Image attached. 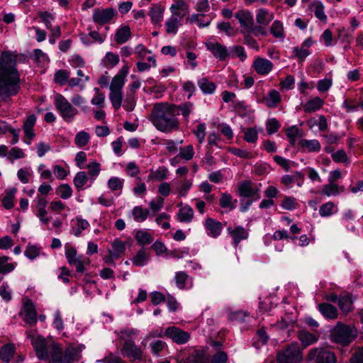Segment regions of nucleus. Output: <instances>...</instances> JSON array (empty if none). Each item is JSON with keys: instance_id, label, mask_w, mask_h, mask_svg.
I'll return each instance as SVG.
<instances>
[{"instance_id": "nucleus-1", "label": "nucleus", "mask_w": 363, "mask_h": 363, "mask_svg": "<svg viewBox=\"0 0 363 363\" xmlns=\"http://www.w3.org/2000/svg\"><path fill=\"white\" fill-rule=\"evenodd\" d=\"M21 75L16 68V55L4 51L0 57V106L11 101L20 91Z\"/></svg>"}, {"instance_id": "nucleus-2", "label": "nucleus", "mask_w": 363, "mask_h": 363, "mask_svg": "<svg viewBox=\"0 0 363 363\" xmlns=\"http://www.w3.org/2000/svg\"><path fill=\"white\" fill-rule=\"evenodd\" d=\"M174 104L157 103L153 106L150 121L160 131L172 133L179 127V121L174 111Z\"/></svg>"}, {"instance_id": "nucleus-3", "label": "nucleus", "mask_w": 363, "mask_h": 363, "mask_svg": "<svg viewBox=\"0 0 363 363\" xmlns=\"http://www.w3.org/2000/svg\"><path fill=\"white\" fill-rule=\"evenodd\" d=\"M33 347L38 358L48 360V363L68 362L74 359L77 354L75 349H67L63 354L62 348L55 342H34Z\"/></svg>"}, {"instance_id": "nucleus-4", "label": "nucleus", "mask_w": 363, "mask_h": 363, "mask_svg": "<svg viewBox=\"0 0 363 363\" xmlns=\"http://www.w3.org/2000/svg\"><path fill=\"white\" fill-rule=\"evenodd\" d=\"M312 342H292L284 351L277 354L279 363H301L303 360L302 350L309 346Z\"/></svg>"}, {"instance_id": "nucleus-5", "label": "nucleus", "mask_w": 363, "mask_h": 363, "mask_svg": "<svg viewBox=\"0 0 363 363\" xmlns=\"http://www.w3.org/2000/svg\"><path fill=\"white\" fill-rule=\"evenodd\" d=\"M167 337L172 340H188L190 335L188 332L176 326H170L164 330L162 328H157L150 333L148 338Z\"/></svg>"}, {"instance_id": "nucleus-6", "label": "nucleus", "mask_w": 363, "mask_h": 363, "mask_svg": "<svg viewBox=\"0 0 363 363\" xmlns=\"http://www.w3.org/2000/svg\"><path fill=\"white\" fill-rule=\"evenodd\" d=\"M54 104L61 117L66 122H72L75 116L78 113L77 109L60 94H57L55 96Z\"/></svg>"}, {"instance_id": "nucleus-7", "label": "nucleus", "mask_w": 363, "mask_h": 363, "mask_svg": "<svg viewBox=\"0 0 363 363\" xmlns=\"http://www.w3.org/2000/svg\"><path fill=\"white\" fill-rule=\"evenodd\" d=\"M333 340H349L357 337V330L352 325L338 322L331 330Z\"/></svg>"}, {"instance_id": "nucleus-8", "label": "nucleus", "mask_w": 363, "mask_h": 363, "mask_svg": "<svg viewBox=\"0 0 363 363\" xmlns=\"http://www.w3.org/2000/svg\"><path fill=\"white\" fill-rule=\"evenodd\" d=\"M19 315L23 320L30 325H33L37 323L38 317L35 306L29 298L23 299V306Z\"/></svg>"}, {"instance_id": "nucleus-9", "label": "nucleus", "mask_w": 363, "mask_h": 363, "mask_svg": "<svg viewBox=\"0 0 363 363\" xmlns=\"http://www.w3.org/2000/svg\"><path fill=\"white\" fill-rule=\"evenodd\" d=\"M260 186L261 184H256L250 180H245L238 184V194L242 197L256 196L257 199H260Z\"/></svg>"}, {"instance_id": "nucleus-10", "label": "nucleus", "mask_w": 363, "mask_h": 363, "mask_svg": "<svg viewBox=\"0 0 363 363\" xmlns=\"http://www.w3.org/2000/svg\"><path fill=\"white\" fill-rule=\"evenodd\" d=\"M311 360H315V363H336V357L334 353L327 349H313L309 352Z\"/></svg>"}, {"instance_id": "nucleus-11", "label": "nucleus", "mask_w": 363, "mask_h": 363, "mask_svg": "<svg viewBox=\"0 0 363 363\" xmlns=\"http://www.w3.org/2000/svg\"><path fill=\"white\" fill-rule=\"evenodd\" d=\"M116 14V11L111 7L106 9L96 8L93 11L92 19L95 23L103 26L109 23Z\"/></svg>"}, {"instance_id": "nucleus-12", "label": "nucleus", "mask_w": 363, "mask_h": 363, "mask_svg": "<svg viewBox=\"0 0 363 363\" xmlns=\"http://www.w3.org/2000/svg\"><path fill=\"white\" fill-rule=\"evenodd\" d=\"M206 47L220 61H225L230 57L229 49L217 41H208L206 43Z\"/></svg>"}, {"instance_id": "nucleus-13", "label": "nucleus", "mask_w": 363, "mask_h": 363, "mask_svg": "<svg viewBox=\"0 0 363 363\" xmlns=\"http://www.w3.org/2000/svg\"><path fill=\"white\" fill-rule=\"evenodd\" d=\"M227 233L232 238V244L235 247H237L241 241L247 240L249 236L248 230L241 225L228 226Z\"/></svg>"}, {"instance_id": "nucleus-14", "label": "nucleus", "mask_w": 363, "mask_h": 363, "mask_svg": "<svg viewBox=\"0 0 363 363\" xmlns=\"http://www.w3.org/2000/svg\"><path fill=\"white\" fill-rule=\"evenodd\" d=\"M121 354L132 362L143 359L142 350L134 344V342H125L121 349Z\"/></svg>"}, {"instance_id": "nucleus-15", "label": "nucleus", "mask_w": 363, "mask_h": 363, "mask_svg": "<svg viewBox=\"0 0 363 363\" xmlns=\"http://www.w3.org/2000/svg\"><path fill=\"white\" fill-rule=\"evenodd\" d=\"M203 226L208 236L216 238L223 230L222 223L212 218H207L203 222Z\"/></svg>"}, {"instance_id": "nucleus-16", "label": "nucleus", "mask_w": 363, "mask_h": 363, "mask_svg": "<svg viewBox=\"0 0 363 363\" xmlns=\"http://www.w3.org/2000/svg\"><path fill=\"white\" fill-rule=\"evenodd\" d=\"M235 17L238 20L242 28L241 33H247L253 24V16L247 10H240L235 14Z\"/></svg>"}, {"instance_id": "nucleus-17", "label": "nucleus", "mask_w": 363, "mask_h": 363, "mask_svg": "<svg viewBox=\"0 0 363 363\" xmlns=\"http://www.w3.org/2000/svg\"><path fill=\"white\" fill-rule=\"evenodd\" d=\"M252 67L258 74L267 75L272 70L274 65L267 59L257 57L253 62Z\"/></svg>"}, {"instance_id": "nucleus-18", "label": "nucleus", "mask_w": 363, "mask_h": 363, "mask_svg": "<svg viewBox=\"0 0 363 363\" xmlns=\"http://www.w3.org/2000/svg\"><path fill=\"white\" fill-rule=\"evenodd\" d=\"M211 354L208 349L196 350L186 359V363H211Z\"/></svg>"}, {"instance_id": "nucleus-19", "label": "nucleus", "mask_w": 363, "mask_h": 363, "mask_svg": "<svg viewBox=\"0 0 363 363\" xmlns=\"http://www.w3.org/2000/svg\"><path fill=\"white\" fill-rule=\"evenodd\" d=\"M174 111L176 116L177 115H182L185 121H189V116L192 114L195 110V105L193 102L185 101L179 105L174 104Z\"/></svg>"}, {"instance_id": "nucleus-20", "label": "nucleus", "mask_w": 363, "mask_h": 363, "mask_svg": "<svg viewBox=\"0 0 363 363\" xmlns=\"http://www.w3.org/2000/svg\"><path fill=\"white\" fill-rule=\"evenodd\" d=\"M228 319L229 321L238 324L251 323L255 321L254 318L247 312L245 311L231 312L228 315Z\"/></svg>"}, {"instance_id": "nucleus-21", "label": "nucleus", "mask_w": 363, "mask_h": 363, "mask_svg": "<svg viewBox=\"0 0 363 363\" xmlns=\"http://www.w3.org/2000/svg\"><path fill=\"white\" fill-rule=\"evenodd\" d=\"M238 200L234 199L233 196L227 192L222 193L219 199V205L222 208L226 209L227 211L234 210L237 206Z\"/></svg>"}, {"instance_id": "nucleus-22", "label": "nucleus", "mask_w": 363, "mask_h": 363, "mask_svg": "<svg viewBox=\"0 0 363 363\" xmlns=\"http://www.w3.org/2000/svg\"><path fill=\"white\" fill-rule=\"evenodd\" d=\"M345 187L336 183L328 182L322 186L320 194L326 196H335L344 192Z\"/></svg>"}, {"instance_id": "nucleus-23", "label": "nucleus", "mask_w": 363, "mask_h": 363, "mask_svg": "<svg viewBox=\"0 0 363 363\" xmlns=\"http://www.w3.org/2000/svg\"><path fill=\"white\" fill-rule=\"evenodd\" d=\"M324 105V100L318 96L313 97L308 100L303 106V108L306 113H312L321 109Z\"/></svg>"}, {"instance_id": "nucleus-24", "label": "nucleus", "mask_w": 363, "mask_h": 363, "mask_svg": "<svg viewBox=\"0 0 363 363\" xmlns=\"http://www.w3.org/2000/svg\"><path fill=\"white\" fill-rule=\"evenodd\" d=\"M318 310L327 319H335L338 316L337 308L328 303H320L318 305Z\"/></svg>"}, {"instance_id": "nucleus-25", "label": "nucleus", "mask_w": 363, "mask_h": 363, "mask_svg": "<svg viewBox=\"0 0 363 363\" xmlns=\"http://www.w3.org/2000/svg\"><path fill=\"white\" fill-rule=\"evenodd\" d=\"M298 145L302 148L303 151L309 152H318L321 148L320 143L315 139H301L298 142Z\"/></svg>"}, {"instance_id": "nucleus-26", "label": "nucleus", "mask_w": 363, "mask_h": 363, "mask_svg": "<svg viewBox=\"0 0 363 363\" xmlns=\"http://www.w3.org/2000/svg\"><path fill=\"white\" fill-rule=\"evenodd\" d=\"M131 36L130 28L128 26H123L120 27L116 32L114 40L119 44L126 43Z\"/></svg>"}, {"instance_id": "nucleus-27", "label": "nucleus", "mask_w": 363, "mask_h": 363, "mask_svg": "<svg viewBox=\"0 0 363 363\" xmlns=\"http://www.w3.org/2000/svg\"><path fill=\"white\" fill-rule=\"evenodd\" d=\"M174 281L176 286L179 289H185L188 288V284L191 283V279L184 272L180 271L175 273Z\"/></svg>"}, {"instance_id": "nucleus-28", "label": "nucleus", "mask_w": 363, "mask_h": 363, "mask_svg": "<svg viewBox=\"0 0 363 363\" xmlns=\"http://www.w3.org/2000/svg\"><path fill=\"white\" fill-rule=\"evenodd\" d=\"M177 220L182 223H191L194 217V211L190 206L181 208L177 215Z\"/></svg>"}, {"instance_id": "nucleus-29", "label": "nucleus", "mask_w": 363, "mask_h": 363, "mask_svg": "<svg viewBox=\"0 0 363 363\" xmlns=\"http://www.w3.org/2000/svg\"><path fill=\"white\" fill-rule=\"evenodd\" d=\"M266 106L269 108H276L281 101V96L278 91H270L263 99Z\"/></svg>"}, {"instance_id": "nucleus-30", "label": "nucleus", "mask_w": 363, "mask_h": 363, "mask_svg": "<svg viewBox=\"0 0 363 363\" xmlns=\"http://www.w3.org/2000/svg\"><path fill=\"white\" fill-rule=\"evenodd\" d=\"M273 18V13H269L264 9H259L257 11L256 21L258 24L267 26Z\"/></svg>"}, {"instance_id": "nucleus-31", "label": "nucleus", "mask_w": 363, "mask_h": 363, "mask_svg": "<svg viewBox=\"0 0 363 363\" xmlns=\"http://www.w3.org/2000/svg\"><path fill=\"white\" fill-rule=\"evenodd\" d=\"M164 8L160 4L152 5L149 16H150L151 21L153 24L160 23L163 17Z\"/></svg>"}, {"instance_id": "nucleus-32", "label": "nucleus", "mask_w": 363, "mask_h": 363, "mask_svg": "<svg viewBox=\"0 0 363 363\" xmlns=\"http://www.w3.org/2000/svg\"><path fill=\"white\" fill-rule=\"evenodd\" d=\"M338 208L335 203L328 201L323 203L320 206L319 214L321 217H329L333 214L337 213Z\"/></svg>"}, {"instance_id": "nucleus-33", "label": "nucleus", "mask_w": 363, "mask_h": 363, "mask_svg": "<svg viewBox=\"0 0 363 363\" xmlns=\"http://www.w3.org/2000/svg\"><path fill=\"white\" fill-rule=\"evenodd\" d=\"M194 153V150L191 145L184 146L179 149V153L174 158L171 160V162L173 163V162L178 158L189 161L193 158Z\"/></svg>"}, {"instance_id": "nucleus-34", "label": "nucleus", "mask_w": 363, "mask_h": 363, "mask_svg": "<svg viewBox=\"0 0 363 363\" xmlns=\"http://www.w3.org/2000/svg\"><path fill=\"white\" fill-rule=\"evenodd\" d=\"M135 239L139 245H149L153 241L152 235L145 230H138L135 233Z\"/></svg>"}, {"instance_id": "nucleus-35", "label": "nucleus", "mask_w": 363, "mask_h": 363, "mask_svg": "<svg viewBox=\"0 0 363 363\" xmlns=\"http://www.w3.org/2000/svg\"><path fill=\"white\" fill-rule=\"evenodd\" d=\"M15 352L14 345L9 342L0 350V358L5 362H9L13 358Z\"/></svg>"}, {"instance_id": "nucleus-36", "label": "nucleus", "mask_w": 363, "mask_h": 363, "mask_svg": "<svg viewBox=\"0 0 363 363\" xmlns=\"http://www.w3.org/2000/svg\"><path fill=\"white\" fill-rule=\"evenodd\" d=\"M180 25V19L175 16H171L165 22L166 32L168 34L174 35L177 34Z\"/></svg>"}, {"instance_id": "nucleus-37", "label": "nucleus", "mask_w": 363, "mask_h": 363, "mask_svg": "<svg viewBox=\"0 0 363 363\" xmlns=\"http://www.w3.org/2000/svg\"><path fill=\"white\" fill-rule=\"evenodd\" d=\"M199 87L205 94H213L216 89V85L213 82H210L207 78L203 77L197 82Z\"/></svg>"}, {"instance_id": "nucleus-38", "label": "nucleus", "mask_w": 363, "mask_h": 363, "mask_svg": "<svg viewBox=\"0 0 363 363\" xmlns=\"http://www.w3.org/2000/svg\"><path fill=\"white\" fill-rule=\"evenodd\" d=\"M310 9L314 12L315 17L320 21H326L327 16L324 11V6L320 1H314L311 4Z\"/></svg>"}, {"instance_id": "nucleus-39", "label": "nucleus", "mask_w": 363, "mask_h": 363, "mask_svg": "<svg viewBox=\"0 0 363 363\" xmlns=\"http://www.w3.org/2000/svg\"><path fill=\"white\" fill-rule=\"evenodd\" d=\"M119 62V56L112 52H106L105 57L102 60V65L106 68H112Z\"/></svg>"}, {"instance_id": "nucleus-40", "label": "nucleus", "mask_w": 363, "mask_h": 363, "mask_svg": "<svg viewBox=\"0 0 363 363\" xmlns=\"http://www.w3.org/2000/svg\"><path fill=\"white\" fill-rule=\"evenodd\" d=\"M150 213L148 209H143L141 206H135L132 210L133 219L138 223L145 220Z\"/></svg>"}, {"instance_id": "nucleus-41", "label": "nucleus", "mask_w": 363, "mask_h": 363, "mask_svg": "<svg viewBox=\"0 0 363 363\" xmlns=\"http://www.w3.org/2000/svg\"><path fill=\"white\" fill-rule=\"evenodd\" d=\"M149 260V255L144 249L140 250L137 254L133 257L132 262L133 264L138 267L144 266Z\"/></svg>"}, {"instance_id": "nucleus-42", "label": "nucleus", "mask_w": 363, "mask_h": 363, "mask_svg": "<svg viewBox=\"0 0 363 363\" xmlns=\"http://www.w3.org/2000/svg\"><path fill=\"white\" fill-rule=\"evenodd\" d=\"M270 32L276 38H281L283 40L285 38L283 23L278 20L274 21L272 24Z\"/></svg>"}, {"instance_id": "nucleus-43", "label": "nucleus", "mask_w": 363, "mask_h": 363, "mask_svg": "<svg viewBox=\"0 0 363 363\" xmlns=\"http://www.w3.org/2000/svg\"><path fill=\"white\" fill-rule=\"evenodd\" d=\"M338 306L344 313H349L352 310V301L349 295L340 296Z\"/></svg>"}, {"instance_id": "nucleus-44", "label": "nucleus", "mask_w": 363, "mask_h": 363, "mask_svg": "<svg viewBox=\"0 0 363 363\" xmlns=\"http://www.w3.org/2000/svg\"><path fill=\"white\" fill-rule=\"evenodd\" d=\"M17 190L16 188H11L6 191V195L2 199V204L6 209H11L13 207V199Z\"/></svg>"}, {"instance_id": "nucleus-45", "label": "nucleus", "mask_w": 363, "mask_h": 363, "mask_svg": "<svg viewBox=\"0 0 363 363\" xmlns=\"http://www.w3.org/2000/svg\"><path fill=\"white\" fill-rule=\"evenodd\" d=\"M112 248L113 250H109V252L113 254L115 259H118L123 254H124L125 245L123 241L115 240L112 243Z\"/></svg>"}, {"instance_id": "nucleus-46", "label": "nucleus", "mask_w": 363, "mask_h": 363, "mask_svg": "<svg viewBox=\"0 0 363 363\" xmlns=\"http://www.w3.org/2000/svg\"><path fill=\"white\" fill-rule=\"evenodd\" d=\"M70 77V72L65 69H60L57 71L54 76V81L56 84L62 86L68 82Z\"/></svg>"}, {"instance_id": "nucleus-47", "label": "nucleus", "mask_w": 363, "mask_h": 363, "mask_svg": "<svg viewBox=\"0 0 363 363\" xmlns=\"http://www.w3.org/2000/svg\"><path fill=\"white\" fill-rule=\"evenodd\" d=\"M109 99L113 107L116 110H118L121 106L123 101V92L121 91H111Z\"/></svg>"}, {"instance_id": "nucleus-48", "label": "nucleus", "mask_w": 363, "mask_h": 363, "mask_svg": "<svg viewBox=\"0 0 363 363\" xmlns=\"http://www.w3.org/2000/svg\"><path fill=\"white\" fill-rule=\"evenodd\" d=\"M118 335L123 340H133L138 337V331L133 328H125L121 330Z\"/></svg>"}, {"instance_id": "nucleus-49", "label": "nucleus", "mask_w": 363, "mask_h": 363, "mask_svg": "<svg viewBox=\"0 0 363 363\" xmlns=\"http://www.w3.org/2000/svg\"><path fill=\"white\" fill-rule=\"evenodd\" d=\"M65 248V257L67 260V262L69 263V264H72V263L74 262L76 259L81 255H77V250L69 245L66 244Z\"/></svg>"}, {"instance_id": "nucleus-50", "label": "nucleus", "mask_w": 363, "mask_h": 363, "mask_svg": "<svg viewBox=\"0 0 363 363\" xmlns=\"http://www.w3.org/2000/svg\"><path fill=\"white\" fill-rule=\"evenodd\" d=\"M90 264V260L89 258L81 255L78 257L74 262L72 263V265H74L76 267V271L78 273H83L86 269V266H89Z\"/></svg>"}, {"instance_id": "nucleus-51", "label": "nucleus", "mask_w": 363, "mask_h": 363, "mask_svg": "<svg viewBox=\"0 0 363 363\" xmlns=\"http://www.w3.org/2000/svg\"><path fill=\"white\" fill-rule=\"evenodd\" d=\"M88 177L85 172H79L74 178L73 182L75 187L79 191L86 184Z\"/></svg>"}, {"instance_id": "nucleus-52", "label": "nucleus", "mask_w": 363, "mask_h": 363, "mask_svg": "<svg viewBox=\"0 0 363 363\" xmlns=\"http://www.w3.org/2000/svg\"><path fill=\"white\" fill-rule=\"evenodd\" d=\"M33 174V171L30 167H26L21 168L18 170L17 177L18 179L23 183L27 184L29 182L30 177Z\"/></svg>"}, {"instance_id": "nucleus-53", "label": "nucleus", "mask_w": 363, "mask_h": 363, "mask_svg": "<svg viewBox=\"0 0 363 363\" xmlns=\"http://www.w3.org/2000/svg\"><path fill=\"white\" fill-rule=\"evenodd\" d=\"M244 140L250 143H255L258 139V132L255 128H248L244 130Z\"/></svg>"}, {"instance_id": "nucleus-54", "label": "nucleus", "mask_w": 363, "mask_h": 363, "mask_svg": "<svg viewBox=\"0 0 363 363\" xmlns=\"http://www.w3.org/2000/svg\"><path fill=\"white\" fill-rule=\"evenodd\" d=\"M9 259V257L6 256L0 257V273L7 274L14 269L15 265L12 263H8Z\"/></svg>"}, {"instance_id": "nucleus-55", "label": "nucleus", "mask_w": 363, "mask_h": 363, "mask_svg": "<svg viewBox=\"0 0 363 363\" xmlns=\"http://www.w3.org/2000/svg\"><path fill=\"white\" fill-rule=\"evenodd\" d=\"M293 53L299 62H303L305 59L311 54L309 49L301 46H296L293 48Z\"/></svg>"}, {"instance_id": "nucleus-56", "label": "nucleus", "mask_w": 363, "mask_h": 363, "mask_svg": "<svg viewBox=\"0 0 363 363\" xmlns=\"http://www.w3.org/2000/svg\"><path fill=\"white\" fill-rule=\"evenodd\" d=\"M124 180L116 177H111L108 181V188L113 191H121L123 186Z\"/></svg>"}, {"instance_id": "nucleus-57", "label": "nucleus", "mask_w": 363, "mask_h": 363, "mask_svg": "<svg viewBox=\"0 0 363 363\" xmlns=\"http://www.w3.org/2000/svg\"><path fill=\"white\" fill-rule=\"evenodd\" d=\"M89 139L90 136L88 133L85 131H80L76 135L74 143L78 147H82L89 143Z\"/></svg>"}, {"instance_id": "nucleus-58", "label": "nucleus", "mask_w": 363, "mask_h": 363, "mask_svg": "<svg viewBox=\"0 0 363 363\" xmlns=\"http://www.w3.org/2000/svg\"><path fill=\"white\" fill-rule=\"evenodd\" d=\"M164 200L161 196H157L155 199L150 201L149 203V208L151 210L153 215L156 214L160 211L164 205Z\"/></svg>"}, {"instance_id": "nucleus-59", "label": "nucleus", "mask_w": 363, "mask_h": 363, "mask_svg": "<svg viewBox=\"0 0 363 363\" xmlns=\"http://www.w3.org/2000/svg\"><path fill=\"white\" fill-rule=\"evenodd\" d=\"M230 57H238L240 60L244 61L247 58V55L243 47L240 45H235L229 48Z\"/></svg>"}, {"instance_id": "nucleus-60", "label": "nucleus", "mask_w": 363, "mask_h": 363, "mask_svg": "<svg viewBox=\"0 0 363 363\" xmlns=\"http://www.w3.org/2000/svg\"><path fill=\"white\" fill-rule=\"evenodd\" d=\"M26 156L23 150L19 147H12L7 155V159L13 162V160L24 158Z\"/></svg>"}, {"instance_id": "nucleus-61", "label": "nucleus", "mask_w": 363, "mask_h": 363, "mask_svg": "<svg viewBox=\"0 0 363 363\" xmlns=\"http://www.w3.org/2000/svg\"><path fill=\"white\" fill-rule=\"evenodd\" d=\"M38 16L48 29L52 28V21H54L55 16L52 13L48 11H40L38 12Z\"/></svg>"}, {"instance_id": "nucleus-62", "label": "nucleus", "mask_w": 363, "mask_h": 363, "mask_svg": "<svg viewBox=\"0 0 363 363\" xmlns=\"http://www.w3.org/2000/svg\"><path fill=\"white\" fill-rule=\"evenodd\" d=\"M168 170L164 167H160L157 170L152 172L150 177L156 181H162L165 179L167 177Z\"/></svg>"}, {"instance_id": "nucleus-63", "label": "nucleus", "mask_w": 363, "mask_h": 363, "mask_svg": "<svg viewBox=\"0 0 363 363\" xmlns=\"http://www.w3.org/2000/svg\"><path fill=\"white\" fill-rule=\"evenodd\" d=\"M206 126L205 123H199L196 126L193 133L196 135L199 144H202L206 137Z\"/></svg>"}, {"instance_id": "nucleus-64", "label": "nucleus", "mask_w": 363, "mask_h": 363, "mask_svg": "<svg viewBox=\"0 0 363 363\" xmlns=\"http://www.w3.org/2000/svg\"><path fill=\"white\" fill-rule=\"evenodd\" d=\"M57 194L63 199H67L72 196V189L69 184H64L57 189Z\"/></svg>"}]
</instances>
